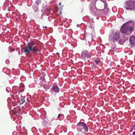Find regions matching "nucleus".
Returning <instances> with one entry per match:
<instances>
[{"label": "nucleus", "instance_id": "aec40b11", "mask_svg": "<svg viewBox=\"0 0 135 135\" xmlns=\"http://www.w3.org/2000/svg\"><path fill=\"white\" fill-rule=\"evenodd\" d=\"M132 134L133 135H135V131L133 132Z\"/></svg>", "mask_w": 135, "mask_h": 135}, {"label": "nucleus", "instance_id": "1a4fd4ad", "mask_svg": "<svg viewBox=\"0 0 135 135\" xmlns=\"http://www.w3.org/2000/svg\"><path fill=\"white\" fill-rule=\"evenodd\" d=\"M52 89L54 92L55 93H58L59 92V90L58 86L56 84L54 85L52 87Z\"/></svg>", "mask_w": 135, "mask_h": 135}, {"label": "nucleus", "instance_id": "ddd939ff", "mask_svg": "<svg viewBox=\"0 0 135 135\" xmlns=\"http://www.w3.org/2000/svg\"><path fill=\"white\" fill-rule=\"evenodd\" d=\"M43 87L46 90L48 89L49 88V87L47 84H44L43 85Z\"/></svg>", "mask_w": 135, "mask_h": 135}, {"label": "nucleus", "instance_id": "393cba45", "mask_svg": "<svg viewBox=\"0 0 135 135\" xmlns=\"http://www.w3.org/2000/svg\"><path fill=\"white\" fill-rule=\"evenodd\" d=\"M78 26H79V25H78H78H77V27H78Z\"/></svg>", "mask_w": 135, "mask_h": 135}, {"label": "nucleus", "instance_id": "f257e3e1", "mask_svg": "<svg viewBox=\"0 0 135 135\" xmlns=\"http://www.w3.org/2000/svg\"><path fill=\"white\" fill-rule=\"evenodd\" d=\"M35 43L33 41L28 43L27 45L23 49V51L25 53L27 54H28L31 51H39L36 48L37 47L35 46Z\"/></svg>", "mask_w": 135, "mask_h": 135}, {"label": "nucleus", "instance_id": "423d86ee", "mask_svg": "<svg viewBox=\"0 0 135 135\" xmlns=\"http://www.w3.org/2000/svg\"><path fill=\"white\" fill-rule=\"evenodd\" d=\"M121 30L122 33L128 34L127 33L128 30L125 23L122 26L121 28Z\"/></svg>", "mask_w": 135, "mask_h": 135}, {"label": "nucleus", "instance_id": "4be33fe9", "mask_svg": "<svg viewBox=\"0 0 135 135\" xmlns=\"http://www.w3.org/2000/svg\"><path fill=\"white\" fill-rule=\"evenodd\" d=\"M56 54H57V55H59V53H57Z\"/></svg>", "mask_w": 135, "mask_h": 135}, {"label": "nucleus", "instance_id": "4468645a", "mask_svg": "<svg viewBox=\"0 0 135 135\" xmlns=\"http://www.w3.org/2000/svg\"><path fill=\"white\" fill-rule=\"evenodd\" d=\"M86 37L89 38H92V35L90 33H89V34L87 33V35L86 34Z\"/></svg>", "mask_w": 135, "mask_h": 135}, {"label": "nucleus", "instance_id": "f8f14e48", "mask_svg": "<svg viewBox=\"0 0 135 135\" xmlns=\"http://www.w3.org/2000/svg\"><path fill=\"white\" fill-rule=\"evenodd\" d=\"M25 100L24 98V97H23L22 98H21L19 103L20 105L23 104V103L25 102Z\"/></svg>", "mask_w": 135, "mask_h": 135}, {"label": "nucleus", "instance_id": "dca6fc26", "mask_svg": "<svg viewBox=\"0 0 135 135\" xmlns=\"http://www.w3.org/2000/svg\"><path fill=\"white\" fill-rule=\"evenodd\" d=\"M41 2V0H37L36 1V4L38 6V5Z\"/></svg>", "mask_w": 135, "mask_h": 135}, {"label": "nucleus", "instance_id": "2eb2a0df", "mask_svg": "<svg viewBox=\"0 0 135 135\" xmlns=\"http://www.w3.org/2000/svg\"><path fill=\"white\" fill-rule=\"evenodd\" d=\"M124 42V40L122 39H120L118 41V43L120 44H122Z\"/></svg>", "mask_w": 135, "mask_h": 135}, {"label": "nucleus", "instance_id": "f3484780", "mask_svg": "<svg viewBox=\"0 0 135 135\" xmlns=\"http://www.w3.org/2000/svg\"><path fill=\"white\" fill-rule=\"evenodd\" d=\"M99 62V61H97V60H94V61L93 62V64L94 65H96Z\"/></svg>", "mask_w": 135, "mask_h": 135}, {"label": "nucleus", "instance_id": "a878e982", "mask_svg": "<svg viewBox=\"0 0 135 135\" xmlns=\"http://www.w3.org/2000/svg\"><path fill=\"white\" fill-rule=\"evenodd\" d=\"M78 26H79V25H78H78H77V27H78Z\"/></svg>", "mask_w": 135, "mask_h": 135}, {"label": "nucleus", "instance_id": "b1692460", "mask_svg": "<svg viewBox=\"0 0 135 135\" xmlns=\"http://www.w3.org/2000/svg\"><path fill=\"white\" fill-rule=\"evenodd\" d=\"M78 26H79V25H78H78H77V27H78Z\"/></svg>", "mask_w": 135, "mask_h": 135}, {"label": "nucleus", "instance_id": "0eeeda50", "mask_svg": "<svg viewBox=\"0 0 135 135\" xmlns=\"http://www.w3.org/2000/svg\"><path fill=\"white\" fill-rule=\"evenodd\" d=\"M130 42L131 47L135 46V36H132L130 38Z\"/></svg>", "mask_w": 135, "mask_h": 135}, {"label": "nucleus", "instance_id": "6ab92c4d", "mask_svg": "<svg viewBox=\"0 0 135 135\" xmlns=\"http://www.w3.org/2000/svg\"><path fill=\"white\" fill-rule=\"evenodd\" d=\"M89 27L90 28H93V27L92 26V25H90V26H89Z\"/></svg>", "mask_w": 135, "mask_h": 135}, {"label": "nucleus", "instance_id": "5701e85b", "mask_svg": "<svg viewBox=\"0 0 135 135\" xmlns=\"http://www.w3.org/2000/svg\"><path fill=\"white\" fill-rule=\"evenodd\" d=\"M61 2L59 3V4H60V5H61Z\"/></svg>", "mask_w": 135, "mask_h": 135}, {"label": "nucleus", "instance_id": "9b49d317", "mask_svg": "<svg viewBox=\"0 0 135 135\" xmlns=\"http://www.w3.org/2000/svg\"><path fill=\"white\" fill-rule=\"evenodd\" d=\"M38 6L36 5V4H34L33 6V8L35 12L37 11L38 9Z\"/></svg>", "mask_w": 135, "mask_h": 135}, {"label": "nucleus", "instance_id": "9d476101", "mask_svg": "<svg viewBox=\"0 0 135 135\" xmlns=\"http://www.w3.org/2000/svg\"><path fill=\"white\" fill-rule=\"evenodd\" d=\"M105 7V2H102L101 3H100V7L99 8L100 9H99V10H102L103 9H104Z\"/></svg>", "mask_w": 135, "mask_h": 135}, {"label": "nucleus", "instance_id": "39448f33", "mask_svg": "<svg viewBox=\"0 0 135 135\" xmlns=\"http://www.w3.org/2000/svg\"><path fill=\"white\" fill-rule=\"evenodd\" d=\"M81 57L85 60H89L88 58H90L91 57V55L90 52H88L87 50L84 51L81 53Z\"/></svg>", "mask_w": 135, "mask_h": 135}, {"label": "nucleus", "instance_id": "a211bd4d", "mask_svg": "<svg viewBox=\"0 0 135 135\" xmlns=\"http://www.w3.org/2000/svg\"><path fill=\"white\" fill-rule=\"evenodd\" d=\"M62 114H59L58 115L57 118H59L62 115Z\"/></svg>", "mask_w": 135, "mask_h": 135}, {"label": "nucleus", "instance_id": "f03ea898", "mask_svg": "<svg viewBox=\"0 0 135 135\" xmlns=\"http://www.w3.org/2000/svg\"><path fill=\"white\" fill-rule=\"evenodd\" d=\"M125 7L127 10H134L135 9V1L129 0L125 3Z\"/></svg>", "mask_w": 135, "mask_h": 135}, {"label": "nucleus", "instance_id": "6e6552de", "mask_svg": "<svg viewBox=\"0 0 135 135\" xmlns=\"http://www.w3.org/2000/svg\"><path fill=\"white\" fill-rule=\"evenodd\" d=\"M119 38V33H114L113 37V39L114 41H116Z\"/></svg>", "mask_w": 135, "mask_h": 135}, {"label": "nucleus", "instance_id": "7ed1b4c3", "mask_svg": "<svg viewBox=\"0 0 135 135\" xmlns=\"http://www.w3.org/2000/svg\"><path fill=\"white\" fill-rule=\"evenodd\" d=\"M77 129L78 131H81L83 128L86 132H87L88 130V128L86 124L83 122H80L77 124Z\"/></svg>", "mask_w": 135, "mask_h": 135}, {"label": "nucleus", "instance_id": "412c9836", "mask_svg": "<svg viewBox=\"0 0 135 135\" xmlns=\"http://www.w3.org/2000/svg\"><path fill=\"white\" fill-rule=\"evenodd\" d=\"M47 27L46 26H45V27L43 26V28H46V27Z\"/></svg>", "mask_w": 135, "mask_h": 135}, {"label": "nucleus", "instance_id": "20e7f679", "mask_svg": "<svg viewBox=\"0 0 135 135\" xmlns=\"http://www.w3.org/2000/svg\"><path fill=\"white\" fill-rule=\"evenodd\" d=\"M128 30L129 32H133L134 29L135 24L132 22H128L125 23Z\"/></svg>", "mask_w": 135, "mask_h": 135}]
</instances>
